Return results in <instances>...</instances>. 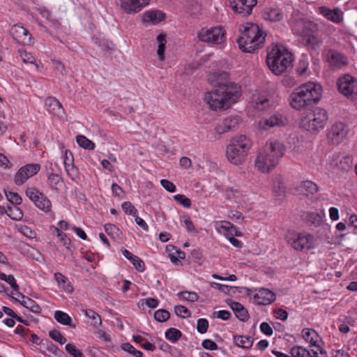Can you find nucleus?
<instances>
[{
  "instance_id": "nucleus-16",
  "label": "nucleus",
  "mask_w": 357,
  "mask_h": 357,
  "mask_svg": "<svg viewBox=\"0 0 357 357\" xmlns=\"http://www.w3.org/2000/svg\"><path fill=\"white\" fill-rule=\"evenodd\" d=\"M287 119L280 113H275L268 119H261L259 122V128L268 130L273 127L284 126L287 123Z\"/></svg>"
},
{
  "instance_id": "nucleus-8",
  "label": "nucleus",
  "mask_w": 357,
  "mask_h": 357,
  "mask_svg": "<svg viewBox=\"0 0 357 357\" xmlns=\"http://www.w3.org/2000/svg\"><path fill=\"white\" fill-rule=\"evenodd\" d=\"M197 37L202 42L220 45L226 40V31L221 26L204 28L197 33Z\"/></svg>"
},
{
  "instance_id": "nucleus-1",
  "label": "nucleus",
  "mask_w": 357,
  "mask_h": 357,
  "mask_svg": "<svg viewBox=\"0 0 357 357\" xmlns=\"http://www.w3.org/2000/svg\"><path fill=\"white\" fill-rule=\"evenodd\" d=\"M285 151V146L281 142L277 139L267 142L257 156L255 167L263 173L269 172L279 164Z\"/></svg>"
},
{
  "instance_id": "nucleus-3",
  "label": "nucleus",
  "mask_w": 357,
  "mask_h": 357,
  "mask_svg": "<svg viewBox=\"0 0 357 357\" xmlns=\"http://www.w3.org/2000/svg\"><path fill=\"white\" fill-rule=\"evenodd\" d=\"M241 96L238 86H230L229 88L213 89L205 95V101L213 110L226 109L236 102Z\"/></svg>"
},
{
  "instance_id": "nucleus-19",
  "label": "nucleus",
  "mask_w": 357,
  "mask_h": 357,
  "mask_svg": "<svg viewBox=\"0 0 357 357\" xmlns=\"http://www.w3.org/2000/svg\"><path fill=\"white\" fill-rule=\"evenodd\" d=\"M239 121L240 119L238 116H228L215 127V132L221 135L235 130L238 126Z\"/></svg>"
},
{
  "instance_id": "nucleus-32",
  "label": "nucleus",
  "mask_w": 357,
  "mask_h": 357,
  "mask_svg": "<svg viewBox=\"0 0 357 357\" xmlns=\"http://www.w3.org/2000/svg\"><path fill=\"white\" fill-rule=\"evenodd\" d=\"M45 104L48 108L50 112L54 113L59 111H63L61 103L54 97H48L45 100Z\"/></svg>"
},
{
  "instance_id": "nucleus-14",
  "label": "nucleus",
  "mask_w": 357,
  "mask_h": 357,
  "mask_svg": "<svg viewBox=\"0 0 357 357\" xmlns=\"http://www.w3.org/2000/svg\"><path fill=\"white\" fill-rule=\"evenodd\" d=\"M257 3V0H230V6L236 13L247 17L251 14Z\"/></svg>"
},
{
  "instance_id": "nucleus-4",
  "label": "nucleus",
  "mask_w": 357,
  "mask_h": 357,
  "mask_svg": "<svg viewBox=\"0 0 357 357\" xmlns=\"http://www.w3.org/2000/svg\"><path fill=\"white\" fill-rule=\"evenodd\" d=\"M293 55L282 45H273L268 50L266 63L276 75L288 72L293 66Z\"/></svg>"
},
{
  "instance_id": "nucleus-23",
  "label": "nucleus",
  "mask_w": 357,
  "mask_h": 357,
  "mask_svg": "<svg viewBox=\"0 0 357 357\" xmlns=\"http://www.w3.org/2000/svg\"><path fill=\"white\" fill-rule=\"evenodd\" d=\"M328 62L335 68H341L347 64L346 58L340 52L330 50L327 53Z\"/></svg>"
},
{
  "instance_id": "nucleus-12",
  "label": "nucleus",
  "mask_w": 357,
  "mask_h": 357,
  "mask_svg": "<svg viewBox=\"0 0 357 357\" xmlns=\"http://www.w3.org/2000/svg\"><path fill=\"white\" fill-rule=\"evenodd\" d=\"M337 85L339 91L349 98L357 92V80L350 75L340 77Z\"/></svg>"
},
{
  "instance_id": "nucleus-56",
  "label": "nucleus",
  "mask_w": 357,
  "mask_h": 357,
  "mask_svg": "<svg viewBox=\"0 0 357 357\" xmlns=\"http://www.w3.org/2000/svg\"><path fill=\"white\" fill-rule=\"evenodd\" d=\"M220 229L227 231L231 236H234V233L236 231V227L229 222H225V224L220 226Z\"/></svg>"
},
{
  "instance_id": "nucleus-51",
  "label": "nucleus",
  "mask_w": 357,
  "mask_h": 357,
  "mask_svg": "<svg viewBox=\"0 0 357 357\" xmlns=\"http://www.w3.org/2000/svg\"><path fill=\"white\" fill-rule=\"evenodd\" d=\"M303 188L311 195L315 194L318 191V186L311 181H305L302 183Z\"/></svg>"
},
{
  "instance_id": "nucleus-47",
  "label": "nucleus",
  "mask_w": 357,
  "mask_h": 357,
  "mask_svg": "<svg viewBox=\"0 0 357 357\" xmlns=\"http://www.w3.org/2000/svg\"><path fill=\"white\" fill-rule=\"evenodd\" d=\"M170 317L169 312L164 309L158 310L154 313V318L159 322L167 321Z\"/></svg>"
},
{
  "instance_id": "nucleus-36",
  "label": "nucleus",
  "mask_w": 357,
  "mask_h": 357,
  "mask_svg": "<svg viewBox=\"0 0 357 357\" xmlns=\"http://www.w3.org/2000/svg\"><path fill=\"white\" fill-rule=\"evenodd\" d=\"M303 336L305 340L312 346L317 347L318 334L314 330L305 329L303 331Z\"/></svg>"
},
{
  "instance_id": "nucleus-62",
  "label": "nucleus",
  "mask_w": 357,
  "mask_h": 357,
  "mask_svg": "<svg viewBox=\"0 0 357 357\" xmlns=\"http://www.w3.org/2000/svg\"><path fill=\"white\" fill-rule=\"evenodd\" d=\"M47 350L55 356H60L63 353L56 345L50 342L47 344Z\"/></svg>"
},
{
  "instance_id": "nucleus-57",
  "label": "nucleus",
  "mask_w": 357,
  "mask_h": 357,
  "mask_svg": "<svg viewBox=\"0 0 357 357\" xmlns=\"http://www.w3.org/2000/svg\"><path fill=\"white\" fill-rule=\"evenodd\" d=\"M202 345L204 349L211 351L216 350L218 349L217 344L209 339L203 340Z\"/></svg>"
},
{
  "instance_id": "nucleus-45",
  "label": "nucleus",
  "mask_w": 357,
  "mask_h": 357,
  "mask_svg": "<svg viewBox=\"0 0 357 357\" xmlns=\"http://www.w3.org/2000/svg\"><path fill=\"white\" fill-rule=\"evenodd\" d=\"M174 312L177 316L183 319L191 317L190 311L183 305H176Z\"/></svg>"
},
{
  "instance_id": "nucleus-50",
  "label": "nucleus",
  "mask_w": 357,
  "mask_h": 357,
  "mask_svg": "<svg viewBox=\"0 0 357 357\" xmlns=\"http://www.w3.org/2000/svg\"><path fill=\"white\" fill-rule=\"evenodd\" d=\"M174 199L185 208H190L191 206V200L184 195H176L174 196Z\"/></svg>"
},
{
  "instance_id": "nucleus-38",
  "label": "nucleus",
  "mask_w": 357,
  "mask_h": 357,
  "mask_svg": "<svg viewBox=\"0 0 357 357\" xmlns=\"http://www.w3.org/2000/svg\"><path fill=\"white\" fill-rule=\"evenodd\" d=\"M47 180L50 188L56 190H58V186H61L63 183L61 177L57 174H50Z\"/></svg>"
},
{
  "instance_id": "nucleus-21",
  "label": "nucleus",
  "mask_w": 357,
  "mask_h": 357,
  "mask_svg": "<svg viewBox=\"0 0 357 357\" xmlns=\"http://www.w3.org/2000/svg\"><path fill=\"white\" fill-rule=\"evenodd\" d=\"M254 299L257 304L266 305L275 300V294L268 289L261 288L254 296Z\"/></svg>"
},
{
  "instance_id": "nucleus-46",
  "label": "nucleus",
  "mask_w": 357,
  "mask_h": 357,
  "mask_svg": "<svg viewBox=\"0 0 357 357\" xmlns=\"http://www.w3.org/2000/svg\"><path fill=\"white\" fill-rule=\"evenodd\" d=\"M178 296L183 300L189 302H195L199 298V296L195 292L192 291H182L178 293Z\"/></svg>"
},
{
  "instance_id": "nucleus-48",
  "label": "nucleus",
  "mask_w": 357,
  "mask_h": 357,
  "mask_svg": "<svg viewBox=\"0 0 357 357\" xmlns=\"http://www.w3.org/2000/svg\"><path fill=\"white\" fill-rule=\"evenodd\" d=\"M66 351L68 354L73 357H83L84 354L79 350L75 345L72 344H67L65 347Z\"/></svg>"
},
{
  "instance_id": "nucleus-42",
  "label": "nucleus",
  "mask_w": 357,
  "mask_h": 357,
  "mask_svg": "<svg viewBox=\"0 0 357 357\" xmlns=\"http://www.w3.org/2000/svg\"><path fill=\"white\" fill-rule=\"evenodd\" d=\"M290 353L293 357H310V351L300 346H295L292 347Z\"/></svg>"
},
{
  "instance_id": "nucleus-60",
  "label": "nucleus",
  "mask_w": 357,
  "mask_h": 357,
  "mask_svg": "<svg viewBox=\"0 0 357 357\" xmlns=\"http://www.w3.org/2000/svg\"><path fill=\"white\" fill-rule=\"evenodd\" d=\"M112 191L114 196L123 198L124 192L121 186L116 183H113L112 185Z\"/></svg>"
},
{
  "instance_id": "nucleus-29",
  "label": "nucleus",
  "mask_w": 357,
  "mask_h": 357,
  "mask_svg": "<svg viewBox=\"0 0 357 357\" xmlns=\"http://www.w3.org/2000/svg\"><path fill=\"white\" fill-rule=\"evenodd\" d=\"M18 296L22 298V301L20 303L26 308L29 309L32 312L35 314H40L41 312V307L37 304V303L31 298L26 297L18 292Z\"/></svg>"
},
{
  "instance_id": "nucleus-13",
  "label": "nucleus",
  "mask_w": 357,
  "mask_h": 357,
  "mask_svg": "<svg viewBox=\"0 0 357 357\" xmlns=\"http://www.w3.org/2000/svg\"><path fill=\"white\" fill-rule=\"evenodd\" d=\"M40 169L38 164H28L21 167L15 176V183L17 185L24 184L29 178L36 175Z\"/></svg>"
},
{
  "instance_id": "nucleus-33",
  "label": "nucleus",
  "mask_w": 357,
  "mask_h": 357,
  "mask_svg": "<svg viewBox=\"0 0 357 357\" xmlns=\"http://www.w3.org/2000/svg\"><path fill=\"white\" fill-rule=\"evenodd\" d=\"M156 40L158 43V47L157 50L158 56L160 61H163L165 59L164 53L167 43L166 35L164 33L159 34L156 38Z\"/></svg>"
},
{
  "instance_id": "nucleus-31",
  "label": "nucleus",
  "mask_w": 357,
  "mask_h": 357,
  "mask_svg": "<svg viewBox=\"0 0 357 357\" xmlns=\"http://www.w3.org/2000/svg\"><path fill=\"white\" fill-rule=\"evenodd\" d=\"M54 319L59 323L75 328L76 325L72 322L70 317L66 312L57 310L54 312Z\"/></svg>"
},
{
  "instance_id": "nucleus-20",
  "label": "nucleus",
  "mask_w": 357,
  "mask_h": 357,
  "mask_svg": "<svg viewBox=\"0 0 357 357\" xmlns=\"http://www.w3.org/2000/svg\"><path fill=\"white\" fill-rule=\"evenodd\" d=\"M318 10L319 14L334 23L338 24L343 20V13L338 8L331 9L326 6H320Z\"/></svg>"
},
{
  "instance_id": "nucleus-2",
  "label": "nucleus",
  "mask_w": 357,
  "mask_h": 357,
  "mask_svg": "<svg viewBox=\"0 0 357 357\" xmlns=\"http://www.w3.org/2000/svg\"><path fill=\"white\" fill-rule=\"evenodd\" d=\"M322 95V87L314 82H307L296 89L290 95L289 104L296 110H301L317 103Z\"/></svg>"
},
{
  "instance_id": "nucleus-37",
  "label": "nucleus",
  "mask_w": 357,
  "mask_h": 357,
  "mask_svg": "<svg viewBox=\"0 0 357 357\" xmlns=\"http://www.w3.org/2000/svg\"><path fill=\"white\" fill-rule=\"evenodd\" d=\"M181 332L176 328H170L165 332V337L174 343L181 337Z\"/></svg>"
},
{
  "instance_id": "nucleus-59",
  "label": "nucleus",
  "mask_w": 357,
  "mask_h": 357,
  "mask_svg": "<svg viewBox=\"0 0 357 357\" xmlns=\"http://www.w3.org/2000/svg\"><path fill=\"white\" fill-rule=\"evenodd\" d=\"M183 222L188 232L195 231V233H197V231L196 230L194 224L189 216L184 217Z\"/></svg>"
},
{
  "instance_id": "nucleus-27",
  "label": "nucleus",
  "mask_w": 357,
  "mask_h": 357,
  "mask_svg": "<svg viewBox=\"0 0 357 357\" xmlns=\"http://www.w3.org/2000/svg\"><path fill=\"white\" fill-rule=\"evenodd\" d=\"M335 160L336 162L334 164V166L338 169L343 172H347L351 168L353 160L349 155H337L334 161Z\"/></svg>"
},
{
  "instance_id": "nucleus-44",
  "label": "nucleus",
  "mask_w": 357,
  "mask_h": 357,
  "mask_svg": "<svg viewBox=\"0 0 357 357\" xmlns=\"http://www.w3.org/2000/svg\"><path fill=\"white\" fill-rule=\"evenodd\" d=\"M5 194L8 201L15 205H20L22 202L21 196L17 192L5 191Z\"/></svg>"
},
{
  "instance_id": "nucleus-7",
  "label": "nucleus",
  "mask_w": 357,
  "mask_h": 357,
  "mask_svg": "<svg viewBox=\"0 0 357 357\" xmlns=\"http://www.w3.org/2000/svg\"><path fill=\"white\" fill-rule=\"evenodd\" d=\"M328 121V114L325 109L317 107L312 114L302 118L301 126L310 132H318L324 128Z\"/></svg>"
},
{
  "instance_id": "nucleus-54",
  "label": "nucleus",
  "mask_w": 357,
  "mask_h": 357,
  "mask_svg": "<svg viewBox=\"0 0 357 357\" xmlns=\"http://www.w3.org/2000/svg\"><path fill=\"white\" fill-rule=\"evenodd\" d=\"M19 53L25 63H33L35 62V59L31 53L22 50H19Z\"/></svg>"
},
{
  "instance_id": "nucleus-58",
  "label": "nucleus",
  "mask_w": 357,
  "mask_h": 357,
  "mask_svg": "<svg viewBox=\"0 0 357 357\" xmlns=\"http://www.w3.org/2000/svg\"><path fill=\"white\" fill-rule=\"evenodd\" d=\"M52 63L54 65V68L61 73V75H63L66 73V67L61 61L53 59L52 60Z\"/></svg>"
},
{
  "instance_id": "nucleus-55",
  "label": "nucleus",
  "mask_w": 357,
  "mask_h": 357,
  "mask_svg": "<svg viewBox=\"0 0 357 357\" xmlns=\"http://www.w3.org/2000/svg\"><path fill=\"white\" fill-rule=\"evenodd\" d=\"M160 183L167 191L169 192H174L176 191V185L170 181L162 179Z\"/></svg>"
},
{
  "instance_id": "nucleus-35",
  "label": "nucleus",
  "mask_w": 357,
  "mask_h": 357,
  "mask_svg": "<svg viewBox=\"0 0 357 357\" xmlns=\"http://www.w3.org/2000/svg\"><path fill=\"white\" fill-rule=\"evenodd\" d=\"M76 141L79 146L85 149L93 150L95 148L94 143L84 135H77L76 137Z\"/></svg>"
},
{
  "instance_id": "nucleus-25",
  "label": "nucleus",
  "mask_w": 357,
  "mask_h": 357,
  "mask_svg": "<svg viewBox=\"0 0 357 357\" xmlns=\"http://www.w3.org/2000/svg\"><path fill=\"white\" fill-rule=\"evenodd\" d=\"M165 18V14L160 10H149L144 13L143 20L145 22H150L157 24Z\"/></svg>"
},
{
  "instance_id": "nucleus-9",
  "label": "nucleus",
  "mask_w": 357,
  "mask_h": 357,
  "mask_svg": "<svg viewBox=\"0 0 357 357\" xmlns=\"http://www.w3.org/2000/svg\"><path fill=\"white\" fill-rule=\"evenodd\" d=\"M285 238L288 244L296 250L302 251L313 248L314 236L312 234L289 232Z\"/></svg>"
},
{
  "instance_id": "nucleus-49",
  "label": "nucleus",
  "mask_w": 357,
  "mask_h": 357,
  "mask_svg": "<svg viewBox=\"0 0 357 357\" xmlns=\"http://www.w3.org/2000/svg\"><path fill=\"white\" fill-rule=\"evenodd\" d=\"M49 336L54 341L59 342L61 344H63L66 342V338L64 337L61 333L57 330H52L49 332Z\"/></svg>"
},
{
  "instance_id": "nucleus-40",
  "label": "nucleus",
  "mask_w": 357,
  "mask_h": 357,
  "mask_svg": "<svg viewBox=\"0 0 357 357\" xmlns=\"http://www.w3.org/2000/svg\"><path fill=\"white\" fill-rule=\"evenodd\" d=\"M84 314L86 317L91 319L93 321L92 322V324L94 326L98 327V326H101V324H102L101 317L94 310H93L91 309H87L84 311Z\"/></svg>"
},
{
  "instance_id": "nucleus-26",
  "label": "nucleus",
  "mask_w": 357,
  "mask_h": 357,
  "mask_svg": "<svg viewBox=\"0 0 357 357\" xmlns=\"http://www.w3.org/2000/svg\"><path fill=\"white\" fill-rule=\"evenodd\" d=\"M211 286L215 289H219L220 291L223 292L225 294L228 295H234L236 291L238 293H242V290H245L249 291L250 289L246 287H231L225 284H221L217 282H211Z\"/></svg>"
},
{
  "instance_id": "nucleus-6",
  "label": "nucleus",
  "mask_w": 357,
  "mask_h": 357,
  "mask_svg": "<svg viewBox=\"0 0 357 357\" xmlns=\"http://www.w3.org/2000/svg\"><path fill=\"white\" fill-rule=\"evenodd\" d=\"M251 146V141L245 135L232 137L226 148L227 160L235 165L243 164Z\"/></svg>"
},
{
  "instance_id": "nucleus-10",
  "label": "nucleus",
  "mask_w": 357,
  "mask_h": 357,
  "mask_svg": "<svg viewBox=\"0 0 357 357\" xmlns=\"http://www.w3.org/2000/svg\"><path fill=\"white\" fill-rule=\"evenodd\" d=\"M26 197L34 204V205L45 213L51 211V201L40 191L35 187H28L26 190Z\"/></svg>"
},
{
  "instance_id": "nucleus-61",
  "label": "nucleus",
  "mask_w": 357,
  "mask_h": 357,
  "mask_svg": "<svg viewBox=\"0 0 357 357\" xmlns=\"http://www.w3.org/2000/svg\"><path fill=\"white\" fill-rule=\"evenodd\" d=\"M259 328L261 331L266 335L270 336L273 333L272 328L267 322L261 323Z\"/></svg>"
},
{
  "instance_id": "nucleus-18",
  "label": "nucleus",
  "mask_w": 357,
  "mask_h": 357,
  "mask_svg": "<svg viewBox=\"0 0 357 357\" xmlns=\"http://www.w3.org/2000/svg\"><path fill=\"white\" fill-rule=\"evenodd\" d=\"M121 8L126 13H137L149 4V0H121Z\"/></svg>"
},
{
  "instance_id": "nucleus-11",
  "label": "nucleus",
  "mask_w": 357,
  "mask_h": 357,
  "mask_svg": "<svg viewBox=\"0 0 357 357\" xmlns=\"http://www.w3.org/2000/svg\"><path fill=\"white\" fill-rule=\"evenodd\" d=\"M348 132L347 128L342 122H336L333 124L327 132L328 143L331 145H338L346 137Z\"/></svg>"
},
{
  "instance_id": "nucleus-39",
  "label": "nucleus",
  "mask_w": 357,
  "mask_h": 357,
  "mask_svg": "<svg viewBox=\"0 0 357 357\" xmlns=\"http://www.w3.org/2000/svg\"><path fill=\"white\" fill-rule=\"evenodd\" d=\"M0 280H3L9 284L13 290L17 291V294L18 295L20 287L17 284L13 275H6L4 273H0Z\"/></svg>"
},
{
  "instance_id": "nucleus-15",
  "label": "nucleus",
  "mask_w": 357,
  "mask_h": 357,
  "mask_svg": "<svg viewBox=\"0 0 357 357\" xmlns=\"http://www.w3.org/2000/svg\"><path fill=\"white\" fill-rule=\"evenodd\" d=\"M208 82L214 89L222 88V86L229 88L230 86H238L236 84L229 81V74L225 71H218L211 74L208 77Z\"/></svg>"
},
{
  "instance_id": "nucleus-53",
  "label": "nucleus",
  "mask_w": 357,
  "mask_h": 357,
  "mask_svg": "<svg viewBox=\"0 0 357 357\" xmlns=\"http://www.w3.org/2000/svg\"><path fill=\"white\" fill-rule=\"evenodd\" d=\"M122 209L126 213L129 215H135L137 212V210L135 208V206L130 202H125L121 205Z\"/></svg>"
},
{
  "instance_id": "nucleus-22",
  "label": "nucleus",
  "mask_w": 357,
  "mask_h": 357,
  "mask_svg": "<svg viewBox=\"0 0 357 357\" xmlns=\"http://www.w3.org/2000/svg\"><path fill=\"white\" fill-rule=\"evenodd\" d=\"M225 302L234 311L236 318L241 321L245 322L248 320V312L241 303L233 301L231 299H227Z\"/></svg>"
},
{
  "instance_id": "nucleus-52",
  "label": "nucleus",
  "mask_w": 357,
  "mask_h": 357,
  "mask_svg": "<svg viewBox=\"0 0 357 357\" xmlns=\"http://www.w3.org/2000/svg\"><path fill=\"white\" fill-rule=\"evenodd\" d=\"M208 328V321L206 319L201 318L197 320V329L199 333L204 334L206 333Z\"/></svg>"
},
{
  "instance_id": "nucleus-30",
  "label": "nucleus",
  "mask_w": 357,
  "mask_h": 357,
  "mask_svg": "<svg viewBox=\"0 0 357 357\" xmlns=\"http://www.w3.org/2000/svg\"><path fill=\"white\" fill-rule=\"evenodd\" d=\"M234 342L237 347L248 349L252 347L254 339L250 336L234 335Z\"/></svg>"
},
{
  "instance_id": "nucleus-5",
  "label": "nucleus",
  "mask_w": 357,
  "mask_h": 357,
  "mask_svg": "<svg viewBox=\"0 0 357 357\" xmlns=\"http://www.w3.org/2000/svg\"><path fill=\"white\" fill-rule=\"evenodd\" d=\"M240 29L241 35L236 39L239 48L247 53L261 48L265 41L266 33L255 24L246 23Z\"/></svg>"
},
{
  "instance_id": "nucleus-64",
  "label": "nucleus",
  "mask_w": 357,
  "mask_h": 357,
  "mask_svg": "<svg viewBox=\"0 0 357 357\" xmlns=\"http://www.w3.org/2000/svg\"><path fill=\"white\" fill-rule=\"evenodd\" d=\"M105 231L108 235H112L119 231L118 227L113 224H105L104 226Z\"/></svg>"
},
{
  "instance_id": "nucleus-34",
  "label": "nucleus",
  "mask_w": 357,
  "mask_h": 357,
  "mask_svg": "<svg viewBox=\"0 0 357 357\" xmlns=\"http://www.w3.org/2000/svg\"><path fill=\"white\" fill-rule=\"evenodd\" d=\"M270 100L266 97L259 96L254 100V107L259 111L267 109L270 105Z\"/></svg>"
},
{
  "instance_id": "nucleus-63",
  "label": "nucleus",
  "mask_w": 357,
  "mask_h": 357,
  "mask_svg": "<svg viewBox=\"0 0 357 357\" xmlns=\"http://www.w3.org/2000/svg\"><path fill=\"white\" fill-rule=\"evenodd\" d=\"M308 63L306 60L302 59L299 61L297 71L300 75L304 74L307 68Z\"/></svg>"
},
{
  "instance_id": "nucleus-24",
  "label": "nucleus",
  "mask_w": 357,
  "mask_h": 357,
  "mask_svg": "<svg viewBox=\"0 0 357 357\" xmlns=\"http://www.w3.org/2000/svg\"><path fill=\"white\" fill-rule=\"evenodd\" d=\"M261 15L265 20L270 22H279L283 19V13L278 8H265Z\"/></svg>"
},
{
  "instance_id": "nucleus-28",
  "label": "nucleus",
  "mask_w": 357,
  "mask_h": 357,
  "mask_svg": "<svg viewBox=\"0 0 357 357\" xmlns=\"http://www.w3.org/2000/svg\"><path fill=\"white\" fill-rule=\"evenodd\" d=\"M123 255L130 261L135 269L139 272H143L145 270V264L144 261L139 258L137 256L132 255L130 251L126 249H124L122 251Z\"/></svg>"
},
{
  "instance_id": "nucleus-17",
  "label": "nucleus",
  "mask_w": 357,
  "mask_h": 357,
  "mask_svg": "<svg viewBox=\"0 0 357 357\" xmlns=\"http://www.w3.org/2000/svg\"><path fill=\"white\" fill-rule=\"evenodd\" d=\"M13 38L20 44L28 45L31 44V33L23 26L15 24L10 30Z\"/></svg>"
},
{
  "instance_id": "nucleus-41",
  "label": "nucleus",
  "mask_w": 357,
  "mask_h": 357,
  "mask_svg": "<svg viewBox=\"0 0 357 357\" xmlns=\"http://www.w3.org/2000/svg\"><path fill=\"white\" fill-rule=\"evenodd\" d=\"M306 221L314 226H319L322 222V217L317 212H310L306 215Z\"/></svg>"
},
{
  "instance_id": "nucleus-43",
  "label": "nucleus",
  "mask_w": 357,
  "mask_h": 357,
  "mask_svg": "<svg viewBox=\"0 0 357 357\" xmlns=\"http://www.w3.org/2000/svg\"><path fill=\"white\" fill-rule=\"evenodd\" d=\"M121 348L132 354L133 356L135 357H142L143 356V353L137 349H136L130 343H123L121 344Z\"/></svg>"
}]
</instances>
